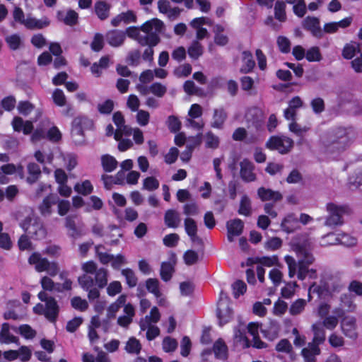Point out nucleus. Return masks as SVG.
Listing matches in <instances>:
<instances>
[{"label": "nucleus", "mask_w": 362, "mask_h": 362, "mask_svg": "<svg viewBox=\"0 0 362 362\" xmlns=\"http://www.w3.org/2000/svg\"><path fill=\"white\" fill-rule=\"evenodd\" d=\"M93 121L86 116H78L72 122L71 127L82 129L83 131L93 127Z\"/></svg>", "instance_id": "obj_42"}, {"label": "nucleus", "mask_w": 362, "mask_h": 362, "mask_svg": "<svg viewBox=\"0 0 362 362\" xmlns=\"http://www.w3.org/2000/svg\"><path fill=\"white\" fill-rule=\"evenodd\" d=\"M303 27L310 31L312 35L320 39L323 37V31L320 25V19L314 16H307L302 23Z\"/></svg>", "instance_id": "obj_10"}, {"label": "nucleus", "mask_w": 362, "mask_h": 362, "mask_svg": "<svg viewBox=\"0 0 362 362\" xmlns=\"http://www.w3.org/2000/svg\"><path fill=\"white\" fill-rule=\"evenodd\" d=\"M57 17L59 21L69 26H73L78 23V14L72 9L68 10L66 13L59 11H57Z\"/></svg>", "instance_id": "obj_21"}, {"label": "nucleus", "mask_w": 362, "mask_h": 362, "mask_svg": "<svg viewBox=\"0 0 362 362\" xmlns=\"http://www.w3.org/2000/svg\"><path fill=\"white\" fill-rule=\"evenodd\" d=\"M180 221L181 219L177 211L174 209H168L165 211L164 222L168 228H177L180 224Z\"/></svg>", "instance_id": "obj_27"}, {"label": "nucleus", "mask_w": 362, "mask_h": 362, "mask_svg": "<svg viewBox=\"0 0 362 362\" xmlns=\"http://www.w3.org/2000/svg\"><path fill=\"white\" fill-rule=\"evenodd\" d=\"M149 90L150 93H153L154 95L158 98H162L166 93L167 88L160 83L156 82L149 86Z\"/></svg>", "instance_id": "obj_57"}, {"label": "nucleus", "mask_w": 362, "mask_h": 362, "mask_svg": "<svg viewBox=\"0 0 362 362\" xmlns=\"http://www.w3.org/2000/svg\"><path fill=\"white\" fill-rule=\"evenodd\" d=\"M160 33L154 32L150 37H140L139 44L141 46H148L142 54V59L146 62H153L154 50L153 47L156 46L160 41L159 34Z\"/></svg>", "instance_id": "obj_9"}, {"label": "nucleus", "mask_w": 362, "mask_h": 362, "mask_svg": "<svg viewBox=\"0 0 362 362\" xmlns=\"http://www.w3.org/2000/svg\"><path fill=\"white\" fill-rule=\"evenodd\" d=\"M240 176L244 182H251L256 180V175L253 172L255 165L251 161L244 159L240 163Z\"/></svg>", "instance_id": "obj_14"}, {"label": "nucleus", "mask_w": 362, "mask_h": 362, "mask_svg": "<svg viewBox=\"0 0 362 362\" xmlns=\"http://www.w3.org/2000/svg\"><path fill=\"white\" fill-rule=\"evenodd\" d=\"M187 52L190 57L197 59L203 54V47L197 40H194L189 47Z\"/></svg>", "instance_id": "obj_48"}, {"label": "nucleus", "mask_w": 362, "mask_h": 362, "mask_svg": "<svg viewBox=\"0 0 362 362\" xmlns=\"http://www.w3.org/2000/svg\"><path fill=\"white\" fill-rule=\"evenodd\" d=\"M49 127V121L48 119L42 120L40 125L36 128L31 136V141L37 142L42 139L47 138L46 129Z\"/></svg>", "instance_id": "obj_30"}, {"label": "nucleus", "mask_w": 362, "mask_h": 362, "mask_svg": "<svg viewBox=\"0 0 362 362\" xmlns=\"http://www.w3.org/2000/svg\"><path fill=\"white\" fill-rule=\"evenodd\" d=\"M238 214L246 216L251 215V202L247 195L243 196L240 199Z\"/></svg>", "instance_id": "obj_46"}, {"label": "nucleus", "mask_w": 362, "mask_h": 362, "mask_svg": "<svg viewBox=\"0 0 362 362\" xmlns=\"http://www.w3.org/2000/svg\"><path fill=\"white\" fill-rule=\"evenodd\" d=\"M222 305H223V303H219L216 310V316L221 327L230 320L233 314L232 310L227 305L221 308V306Z\"/></svg>", "instance_id": "obj_29"}, {"label": "nucleus", "mask_w": 362, "mask_h": 362, "mask_svg": "<svg viewBox=\"0 0 362 362\" xmlns=\"http://www.w3.org/2000/svg\"><path fill=\"white\" fill-rule=\"evenodd\" d=\"M312 329L314 332V337L311 343L317 344V346H319V345L322 344L325 340V330L317 325H313Z\"/></svg>", "instance_id": "obj_45"}, {"label": "nucleus", "mask_w": 362, "mask_h": 362, "mask_svg": "<svg viewBox=\"0 0 362 362\" xmlns=\"http://www.w3.org/2000/svg\"><path fill=\"white\" fill-rule=\"evenodd\" d=\"M292 249L296 254L298 262L290 255H286L284 257L288 267L289 277H293L297 273L298 279L300 280H304L307 276L311 279H315L317 277L316 270L308 269V267L315 261L309 243L306 241L293 244Z\"/></svg>", "instance_id": "obj_1"}, {"label": "nucleus", "mask_w": 362, "mask_h": 362, "mask_svg": "<svg viewBox=\"0 0 362 362\" xmlns=\"http://www.w3.org/2000/svg\"><path fill=\"white\" fill-rule=\"evenodd\" d=\"M298 223L297 218L293 214H289L284 218L281 223V227L287 233H291L296 230Z\"/></svg>", "instance_id": "obj_32"}, {"label": "nucleus", "mask_w": 362, "mask_h": 362, "mask_svg": "<svg viewBox=\"0 0 362 362\" xmlns=\"http://www.w3.org/2000/svg\"><path fill=\"white\" fill-rule=\"evenodd\" d=\"M74 189L79 194L87 195L92 192L93 187L89 180H85L81 184L77 183L74 186Z\"/></svg>", "instance_id": "obj_55"}, {"label": "nucleus", "mask_w": 362, "mask_h": 362, "mask_svg": "<svg viewBox=\"0 0 362 362\" xmlns=\"http://www.w3.org/2000/svg\"><path fill=\"white\" fill-rule=\"evenodd\" d=\"M21 226L33 239L42 240L47 235L46 228L39 218L32 219L27 217L21 223Z\"/></svg>", "instance_id": "obj_6"}, {"label": "nucleus", "mask_w": 362, "mask_h": 362, "mask_svg": "<svg viewBox=\"0 0 362 362\" xmlns=\"http://www.w3.org/2000/svg\"><path fill=\"white\" fill-rule=\"evenodd\" d=\"M245 329L246 326L242 323L234 329L233 341L235 345L240 349L248 348L250 346V342L245 335Z\"/></svg>", "instance_id": "obj_13"}, {"label": "nucleus", "mask_w": 362, "mask_h": 362, "mask_svg": "<svg viewBox=\"0 0 362 362\" xmlns=\"http://www.w3.org/2000/svg\"><path fill=\"white\" fill-rule=\"evenodd\" d=\"M350 131L349 128L337 127L323 133L320 143L325 151L328 153H339L345 151L351 144Z\"/></svg>", "instance_id": "obj_2"}, {"label": "nucleus", "mask_w": 362, "mask_h": 362, "mask_svg": "<svg viewBox=\"0 0 362 362\" xmlns=\"http://www.w3.org/2000/svg\"><path fill=\"white\" fill-rule=\"evenodd\" d=\"M192 73V66L189 64H185L178 66L173 71V74L178 78L187 77Z\"/></svg>", "instance_id": "obj_62"}, {"label": "nucleus", "mask_w": 362, "mask_h": 362, "mask_svg": "<svg viewBox=\"0 0 362 362\" xmlns=\"http://www.w3.org/2000/svg\"><path fill=\"white\" fill-rule=\"evenodd\" d=\"M320 354V349L317 344L308 343L307 347L303 348L301 354L305 362H315V356Z\"/></svg>", "instance_id": "obj_26"}, {"label": "nucleus", "mask_w": 362, "mask_h": 362, "mask_svg": "<svg viewBox=\"0 0 362 362\" xmlns=\"http://www.w3.org/2000/svg\"><path fill=\"white\" fill-rule=\"evenodd\" d=\"M141 52L139 49H133L128 52L126 62L132 66H137L140 64Z\"/></svg>", "instance_id": "obj_50"}, {"label": "nucleus", "mask_w": 362, "mask_h": 362, "mask_svg": "<svg viewBox=\"0 0 362 362\" xmlns=\"http://www.w3.org/2000/svg\"><path fill=\"white\" fill-rule=\"evenodd\" d=\"M159 187V182L154 177H148L144 180L143 189L148 191H154Z\"/></svg>", "instance_id": "obj_61"}, {"label": "nucleus", "mask_w": 362, "mask_h": 362, "mask_svg": "<svg viewBox=\"0 0 362 362\" xmlns=\"http://www.w3.org/2000/svg\"><path fill=\"white\" fill-rule=\"evenodd\" d=\"M41 116V112H39L37 114V117L34 120V122H36L37 118ZM33 121L31 120H26L24 121L21 117H14L13 119V121L11 122L12 127L15 132H23L24 134L28 135L30 134L33 130Z\"/></svg>", "instance_id": "obj_11"}, {"label": "nucleus", "mask_w": 362, "mask_h": 362, "mask_svg": "<svg viewBox=\"0 0 362 362\" xmlns=\"http://www.w3.org/2000/svg\"><path fill=\"white\" fill-rule=\"evenodd\" d=\"M243 64L240 68V72L247 74L253 69L255 62L253 60L252 54L250 51H244L243 52Z\"/></svg>", "instance_id": "obj_33"}, {"label": "nucleus", "mask_w": 362, "mask_h": 362, "mask_svg": "<svg viewBox=\"0 0 362 362\" xmlns=\"http://www.w3.org/2000/svg\"><path fill=\"white\" fill-rule=\"evenodd\" d=\"M101 163L103 170L107 173H110L115 170L118 165L117 160L109 154L102 156Z\"/></svg>", "instance_id": "obj_38"}, {"label": "nucleus", "mask_w": 362, "mask_h": 362, "mask_svg": "<svg viewBox=\"0 0 362 362\" xmlns=\"http://www.w3.org/2000/svg\"><path fill=\"white\" fill-rule=\"evenodd\" d=\"M12 329L16 332H18L26 339H33L36 335V332L28 325H23L18 328L12 327Z\"/></svg>", "instance_id": "obj_47"}, {"label": "nucleus", "mask_w": 362, "mask_h": 362, "mask_svg": "<svg viewBox=\"0 0 362 362\" xmlns=\"http://www.w3.org/2000/svg\"><path fill=\"white\" fill-rule=\"evenodd\" d=\"M226 118L227 115L223 109H215L211 127L216 129H222Z\"/></svg>", "instance_id": "obj_37"}, {"label": "nucleus", "mask_w": 362, "mask_h": 362, "mask_svg": "<svg viewBox=\"0 0 362 362\" xmlns=\"http://www.w3.org/2000/svg\"><path fill=\"white\" fill-rule=\"evenodd\" d=\"M111 4L104 0H98L94 4V11L100 21H105L110 16Z\"/></svg>", "instance_id": "obj_20"}, {"label": "nucleus", "mask_w": 362, "mask_h": 362, "mask_svg": "<svg viewBox=\"0 0 362 362\" xmlns=\"http://www.w3.org/2000/svg\"><path fill=\"white\" fill-rule=\"evenodd\" d=\"M136 21V14L133 11L129 10L127 12H122L113 18L111 21V24L114 27H117L122 22L125 24H129L131 23H135Z\"/></svg>", "instance_id": "obj_22"}, {"label": "nucleus", "mask_w": 362, "mask_h": 362, "mask_svg": "<svg viewBox=\"0 0 362 362\" xmlns=\"http://www.w3.org/2000/svg\"><path fill=\"white\" fill-rule=\"evenodd\" d=\"M260 326L262 324L259 322H250L247 326L248 332L252 336V346L257 349L266 347L265 343L258 336V329Z\"/></svg>", "instance_id": "obj_24"}, {"label": "nucleus", "mask_w": 362, "mask_h": 362, "mask_svg": "<svg viewBox=\"0 0 362 362\" xmlns=\"http://www.w3.org/2000/svg\"><path fill=\"white\" fill-rule=\"evenodd\" d=\"M121 274L125 278L126 283L129 288H134L137 285L138 277L132 269H124L121 271Z\"/></svg>", "instance_id": "obj_41"}, {"label": "nucleus", "mask_w": 362, "mask_h": 362, "mask_svg": "<svg viewBox=\"0 0 362 362\" xmlns=\"http://www.w3.org/2000/svg\"><path fill=\"white\" fill-rule=\"evenodd\" d=\"M30 264H34L35 269L37 272H45L49 260L47 258L42 257L38 252H33L28 258Z\"/></svg>", "instance_id": "obj_25"}, {"label": "nucleus", "mask_w": 362, "mask_h": 362, "mask_svg": "<svg viewBox=\"0 0 362 362\" xmlns=\"http://www.w3.org/2000/svg\"><path fill=\"white\" fill-rule=\"evenodd\" d=\"M95 284L100 288L106 286L107 284V271L105 268H100L95 272Z\"/></svg>", "instance_id": "obj_44"}, {"label": "nucleus", "mask_w": 362, "mask_h": 362, "mask_svg": "<svg viewBox=\"0 0 362 362\" xmlns=\"http://www.w3.org/2000/svg\"><path fill=\"white\" fill-rule=\"evenodd\" d=\"M5 40L9 48L12 50H16L19 49L23 44L21 37L18 34H13L7 36Z\"/></svg>", "instance_id": "obj_51"}, {"label": "nucleus", "mask_w": 362, "mask_h": 362, "mask_svg": "<svg viewBox=\"0 0 362 362\" xmlns=\"http://www.w3.org/2000/svg\"><path fill=\"white\" fill-rule=\"evenodd\" d=\"M141 346L139 340L134 337H131L127 342L125 349L128 353L139 354Z\"/></svg>", "instance_id": "obj_56"}, {"label": "nucleus", "mask_w": 362, "mask_h": 362, "mask_svg": "<svg viewBox=\"0 0 362 362\" xmlns=\"http://www.w3.org/2000/svg\"><path fill=\"white\" fill-rule=\"evenodd\" d=\"M341 326L343 333L346 337L351 339H356L357 337L356 320L354 317H344L341 320Z\"/></svg>", "instance_id": "obj_16"}, {"label": "nucleus", "mask_w": 362, "mask_h": 362, "mask_svg": "<svg viewBox=\"0 0 362 362\" xmlns=\"http://www.w3.org/2000/svg\"><path fill=\"white\" fill-rule=\"evenodd\" d=\"M279 331V325L276 322L272 321L268 329L261 328V332L264 337L268 338L269 340H273L278 335Z\"/></svg>", "instance_id": "obj_43"}, {"label": "nucleus", "mask_w": 362, "mask_h": 362, "mask_svg": "<svg viewBox=\"0 0 362 362\" xmlns=\"http://www.w3.org/2000/svg\"><path fill=\"white\" fill-rule=\"evenodd\" d=\"M104 47V36L100 33H96L90 44L91 49L94 52H100Z\"/></svg>", "instance_id": "obj_59"}, {"label": "nucleus", "mask_w": 362, "mask_h": 362, "mask_svg": "<svg viewBox=\"0 0 362 362\" xmlns=\"http://www.w3.org/2000/svg\"><path fill=\"white\" fill-rule=\"evenodd\" d=\"M286 4L282 1H277L274 6V16L275 18L281 22H284L286 19Z\"/></svg>", "instance_id": "obj_49"}, {"label": "nucleus", "mask_w": 362, "mask_h": 362, "mask_svg": "<svg viewBox=\"0 0 362 362\" xmlns=\"http://www.w3.org/2000/svg\"><path fill=\"white\" fill-rule=\"evenodd\" d=\"M293 146V141L285 136H272L266 143V147L270 150H276L281 154L289 153Z\"/></svg>", "instance_id": "obj_7"}, {"label": "nucleus", "mask_w": 362, "mask_h": 362, "mask_svg": "<svg viewBox=\"0 0 362 362\" xmlns=\"http://www.w3.org/2000/svg\"><path fill=\"white\" fill-rule=\"evenodd\" d=\"M305 58L308 62H320L322 58L320 48L315 46L308 49L305 54Z\"/></svg>", "instance_id": "obj_53"}, {"label": "nucleus", "mask_w": 362, "mask_h": 362, "mask_svg": "<svg viewBox=\"0 0 362 362\" xmlns=\"http://www.w3.org/2000/svg\"><path fill=\"white\" fill-rule=\"evenodd\" d=\"M58 202V197L54 194H49L45 197L42 202L38 206L40 214L44 216H49L52 212V207Z\"/></svg>", "instance_id": "obj_18"}, {"label": "nucleus", "mask_w": 362, "mask_h": 362, "mask_svg": "<svg viewBox=\"0 0 362 362\" xmlns=\"http://www.w3.org/2000/svg\"><path fill=\"white\" fill-rule=\"evenodd\" d=\"M176 261L177 258L175 254L172 253L169 258V261L162 262L160 275L163 281L167 282L171 279L173 274L175 272Z\"/></svg>", "instance_id": "obj_12"}, {"label": "nucleus", "mask_w": 362, "mask_h": 362, "mask_svg": "<svg viewBox=\"0 0 362 362\" xmlns=\"http://www.w3.org/2000/svg\"><path fill=\"white\" fill-rule=\"evenodd\" d=\"M125 39V32L120 30H112L105 34L106 41L110 46L114 47L122 46Z\"/></svg>", "instance_id": "obj_17"}, {"label": "nucleus", "mask_w": 362, "mask_h": 362, "mask_svg": "<svg viewBox=\"0 0 362 362\" xmlns=\"http://www.w3.org/2000/svg\"><path fill=\"white\" fill-rule=\"evenodd\" d=\"M262 112L261 110L257 107L250 109L246 113V119L248 122H252V124L258 123L261 121Z\"/></svg>", "instance_id": "obj_58"}, {"label": "nucleus", "mask_w": 362, "mask_h": 362, "mask_svg": "<svg viewBox=\"0 0 362 362\" xmlns=\"http://www.w3.org/2000/svg\"><path fill=\"white\" fill-rule=\"evenodd\" d=\"M257 194L262 202L273 201L276 202L281 201L283 198L282 194L279 191H274L264 187L257 189Z\"/></svg>", "instance_id": "obj_19"}, {"label": "nucleus", "mask_w": 362, "mask_h": 362, "mask_svg": "<svg viewBox=\"0 0 362 362\" xmlns=\"http://www.w3.org/2000/svg\"><path fill=\"white\" fill-rule=\"evenodd\" d=\"M244 228L243 222L239 218L230 220L226 223L227 238L229 242L234 240L235 236L242 234Z\"/></svg>", "instance_id": "obj_15"}, {"label": "nucleus", "mask_w": 362, "mask_h": 362, "mask_svg": "<svg viewBox=\"0 0 362 362\" xmlns=\"http://www.w3.org/2000/svg\"><path fill=\"white\" fill-rule=\"evenodd\" d=\"M343 287L344 285L339 277L327 276L320 282V285L314 283L310 286L308 289L309 300L311 298L312 293L317 294L320 298H325V296L334 293H339Z\"/></svg>", "instance_id": "obj_3"}, {"label": "nucleus", "mask_w": 362, "mask_h": 362, "mask_svg": "<svg viewBox=\"0 0 362 362\" xmlns=\"http://www.w3.org/2000/svg\"><path fill=\"white\" fill-rule=\"evenodd\" d=\"M49 25V21L47 19L37 20L34 18H28L25 22V26L28 29H42Z\"/></svg>", "instance_id": "obj_39"}, {"label": "nucleus", "mask_w": 362, "mask_h": 362, "mask_svg": "<svg viewBox=\"0 0 362 362\" xmlns=\"http://www.w3.org/2000/svg\"><path fill=\"white\" fill-rule=\"evenodd\" d=\"M164 29V23L163 21L158 18H153L144 23L141 27L140 30L146 33V35H140L139 28L136 27H129L126 31V35H127L129 37L134 39L139 43V39L140 37H150L153 35L154 32L162 33Z\"/></svg>", "instance_id": "obj_4"}, {"label": "nucleus", "mask_w": 362, "mask_h": 362, "mask_svg": "<svg viewBox=\"0 0 362 362\" xmlns=\"http://www.w3.org/2000/svg\"><path fill=\"white\" fill-rule=\"evenodd\" d=\"M76 215H69L65 218V227L69 229V235L76 239L83 235L82 230L76 226L75 219Z\"/></svg>", "instance_id": "obj_23"}, {"label": "nucleus", "mask_w": 362, "mask_h": 362, "mask_svg": "<svg viewBox=\"0 0 362 362\" xmlns=\"http://www.w3.org/2000/svg\"><path fill=\"white\" fill-rule=\"evenodd\" d=\"M27 170L29 175L26 178L28 183L32 185L36 182L41 176V170L35 163H30L27 166Z\"/></svg>", "instance_id": "obj_31"}, {"label": "nucleus", "mask_w": 362, "mask_h": 362, "mask_svg": "<svg viewBox=\"0 0 362 362\" xmlns=\"http://www.w3.org/2000/svg\"><path fill=\"white\" fill-rule=\"evenodd\" d=\"M17 108L20 114L27 116L34 110L35 106L29 101H20Z\"/></svg>", "instance_id": "obj_63"}, {"label": "nucleus", "mask_w": 362, "mask_h": 362, "mask_svg": "<svg viewBox=\"0 0 362 362\" xmlns=\"http://www.w3.org/2000/svg\"><path fill=\"white\" fill-rule=\"evenodd\" d=\"M10 326L8 323H4L0 332V342L4 344L16 343L18 339L11 334L9 332Z\"/></svg>", "instance_id": "obj_36"}, {"label": "nucleus", "mask_w": 362, "mask_h": 362, "mask_svg": "<svg viewBox=\"0 0 362 362\" xmlns=\"http://www.w3.org/2000/svg\"><path fill=\"white\" fill-rule=\"evenodd\" d=\"M183 259L187 265H193L198 262L199 255L194 250H189L185 252Z\"/></svg>", "instance_id": "obj_64"}, {"label": "nucleus", "mask_w": 362, "mask_h": 362, "mask_svg": "<svg viewBox=\"0 0 362 362\" xmlns=\"http://www.w3.org/2000/svg\"><path fill=\"white\" fill-rule=\"evenodd\" d=\"M358 52H361L358 44L355 42H351L344 45L341 55L346 59H351Z\"/></svg>", "instance_id": "obj_34"}, {"label": "nucleus", "mask_w": 362, "mask_h": 362, "mask_svg": "<svg viewBox=\"0 0 362 362\" xmlns=\"http://www.w3.org/2000/svg\"><path fill=\"white\" fill-rule=\"evenodd\" d=\"M306 301L304 299H298L293 302L290 308L289 313L291 315H297L300 314L305 308Z\"/></svg>", "instance_id": "obj_54"}, {"label": "nucleus", "mask_w": 362, "mask_h": 362, "mask_svg": "<svg viewBox=\"0 0 362 362\" xmlns=\"http://www.w3.org/2000/svg\"><path fill=\"white\" fill-rule=\"evenodd\" d=\"M112 120L119 130L123 131L125 135L129 136L132 134V128L124 124V119L120 112L114 113Z\"/></svg>", "instance_id": "obj_35"}, {"label": "nucleus", "mask_w": 362, "mask_h": 362, "mask_svg": "<svg viewBox=\"0 0 362 362\" xmlns=\"http://www.w3.org/2000/svg\"><path fill=\"white\" fill-rule=\"evenodd\" d=\"M213 351L218 360L225 361L228 358V346L222 339H218L215 341Z\"/></svg>", "instance_id": "obj_28"}, {"label": "nucleus", "mask_w": 362, "mask_h": 362, "mask_svg": "<svg viewBox=\"0 0 362 362\" xmlns=\"http://www.w3.org/2000/svg\"><path fill=\"white\" fill-rule=\"evenodd\" d=\"M90 274H85L78 278L79 285L86 291H88L95 284V279H93Z\"/></svg>", "instance_id": "obj_52"}, {"label": "nucleus", "mask_w": 362, "mask_h": 362, "mask_svg": "<svg viewBox=\"0 0 362 362\" xmlns=\"http://www.w3.org/2000/svg\"><path fill=\"white\" fill-rule=\"evenodd\" d=\"M276 43L278 47L282 53H288L291 51V42L288 38L284 36H279Z\"/></svg>", "instance_id": "obj_60"}, {"label": "nucleus", "mask_w": 362, "mask_h": 362, "mask_svg": "<svg viewBox=\"0 0 362 362\" xmlns=\"http://www.w3.org/2000/svg\"><path fill=\"white\" fill-rule=\"evenodd\" d=\"M159 286L160 282L157 279L149 278L146 281V290L149 293H153L156 298H159L161 296V292Z\"/></svg>", "instance_id": "obj_40"}, {"label": "nucleus", "mask_w": 362, "mask_h": 362, "mask_svg": "<svg viewBox=\"0 0 362 362\" xmlns=\"http://www.w3.org/2000/svg\"><path fill=\"white\" fill-rule=\"evenodd\" d=\"M41 301L45 303V317L52 322H54L58 317L59 307L54 297L49 296L45 291H40L37 295Z\"/></svg>", "instance_id": "obj_8"}, {"label": "nucleus", "mask_w": 362, "mask_h": 362, "mask_svg": "<svg viewBox=\"0 0 362 362\" xmlns=\"http://www.w3.org/2000/svg\"><path fill=\"white\" fill-rule=\"evenodd\" d=\"M326 209L328 212L325 221L326 226L333 228L344 223L343 215L347 213L346 206L330 202L327 204Z\"/></svg>", "instance_id": "obj_5"}]
</instances>
